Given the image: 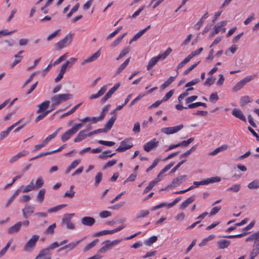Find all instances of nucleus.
<instances>
[{
  "label": "nucleus",
  "mask_w": 259,
  "mask_h": 259,
  "mask_svg": "<svg viewBox=\"0 0 259 259\" xmlns=\"http://www.w3.org/2000/svg\"><path fill=\"white\" fill-rule=\"evenodd\" d=\"M248 188L250 189H257L259 188V181L255 180L248 184Z\"/></svg>",
  "instance_id": "nucleus-52"
},
{
  "label": "nucleus",
  "mask_w": 259,
  "mask_h": 259,
  "mask_svg": "<svg viewBox=\"0 0 259 259\" xmlns=\"http://www.w3.org/2000/svg\"><path fill=\"white\" fill-rule=\"evenodd\" d=\"M199 106H202L204 107H206V104L202 102H196L194 103L189 104L187 107H185V109H192V108H196Z\"/></svg>",
  "instance_id": "nucleus-41"
},
{
  "label": "nucleus",
  "mask_w": 259,
  "mask_h": 259,
  "mask_svg": "<svg viewBox=\"0 0 259 259\" xmlns=\"http://www.w3.org/2000/svg\"><path fill=\"white\" fill-rule=\"evenodd\" d=\"M253 79V77L251 76H248L240 81L238 82L233 87L232 90L233 92H236L240 90L248 82L250 81Z\"/></svg>",
  "instance_id": "nucleus-9"
},
{
  "label": "nucleus",
  "mask_w": 259,
  "mask_h": 259,
  "mask_svg": "<svg viewBox=\"0 0 259 259\" xmlns=\"http://www.w3.org/2000/svg\"><path fill=\"white\" fill-rule=\"evenodd\" d=\"M241 189L240 184H234L228 188L227 191L234 193L238 192Z\"/></svg>",
  "instance_id": "nucleus-47"
},
{
  "label": "nucleus",
  "mask_w": 259,
  "mask_h": 259,
  "mask_svg": "<svg viewBox=\"0 0 259 259\" xmlns=\"http://www.w3.org/2000/svg\"><path fill=\"white\" fill-rule=\"evenodd\" d=\"M195 199V196H192L185 200L181 205L180 208L184 209L186 208L189 204L192 203Z\"/></svg>",
  "instance_id": "nucleus-23"
},
{
  "label": "nucleus",
  "mask_w": 259,
  "mask_h": 259,
  "mask_svg": "<svg viewBox=\"0 0 259 259\" xmlns=\"http://www.w3.org/2000/svg\"><path fill=\"white\" fill-rule=\"evenodd\" d=\"M14 62L10 65L11 68H14L17 64L19 63L21 61L23 56L19 55V54H16L14 56Z\"/></svg>",
  "instance_id": "nucleus-39"
},
{
  "label": "nucleus",
  "mask_w": 259,
  "mask_h": 259,
  "mask_svg": "<svg viewBox=\"0 0 259 259\" xmlns=\"http://www.w3.org/2000/svg\"><path fill=\"white\" fill-rule=\"evenodd\" d=\"M183 127V124H180L174 127H163L161 129V132L166 135L173 134L181 130Z\"/></svg>",
  "instance_id": "nucleus-8"
},
{
  "label": "nucleus",
  "mask_w": 259,
  "mask_h": 259,
  "mask_svg": "<svg viewBox=\"0 0 259 259\" xmlns=\"http://www.w3.org/2000/svg\"><path fill=\"white\" fill-rule=\"evenodd\" d=\"M73 38V34L69 33L67 34L62 39L56 44L57 50H61L71 43Z\"/></svg>",
  "instance_id": "nucleus-4"
},
{
  "label": "nucleus",
  "mask_w": 259,
  "mask_h": 259,
  "mask_svg": "<svg viewBox=\"0 0 259 259\" xmlns=\"http://www.w3.org/2000/svg\"><path fill=\"white\" fill-rule=\"evenodd\" d=\"M228 148V146L227 145H222L221 147H218L216 149H215L211 153V155H215L217 153L222 152L224 150H226Z\"/></svg>",
  "instance_id": "nucleus-49"
},
{
  "label": "nucleus",
  "mask_w": 259,
  "mask_h": 259,
  "mask_svg": "<svg viewBox=\"0 0 259 259\" xmlns=\"http://www.w3.org/2000/svg\"><path fill=\"white\" fill-rule=\"evenodd\" d=\"M22 212L23 217L27 219L34 212V207L30 205H26L22 209Z\"/></svg>",
  "instance_id": "nucleus-14"
},
{
  "label": "nucleus",
  "mask_w": 259,
  "mask_h": 259,
  "mask_svg": "<svg viewBox=\"0 0 259 259\" xmlns=\"http://www.w3.org/2000/svg\"><path fill=\"white\" fill-rule=\"evenodd\" d=\"M191 58H190V56L189 55L185 58L182 62H181L180 63H179L176 68V71H178V70L181 68H182L185 65H186L187 63H188Z\"/></svg>",
  "instance_id": "nucleus-45"
},
{
  "label": "nucleus",
  "mask_w": 259,
  "mask_h": 259,
  "mask_svg": "<svg viewBox=\"0 0 259 259\" xmlns=\"http://www.w3.org/2000/svg\"><path fill=\"white\" fill-rule=\"evenodd\" d=\"M227 24L226 21H223L217 23L214 27L213 30L214 33H218L222 29V27Z\"/></svg>",
  "instance_id": "nucleus-27"
},
{
  "label": "nucleus",
  "mask_w": 259,
  "mask_h": 259,
  "mask_svg": "<svg viewBox=\"0 0 259 259\" xmlns=\"http://www.w3.org/2000/svg\"><path fill=\"white\" fill-rule=\"evenodd\" d=\"M215 78L214 77L212 76H210L207 78L206 80L204 81L203 84L204 85L207 86H210L211 85L213 84L214 82H215Z\"/></svg>",
  "instance_id": "nucleus-56"
},
{
  "label": "nucleus",
  "mask_w": 259,
  "mask_h": 259,
  "mask_svg": "<svg viewBox=\"0 0 259 259\" xmlns=\"http://www.w3.org/2000/svg\"><path fill=\"white\" fill-rule=\"evenodd\" d=\"M56 228V223L49 226L45 231V234L47 235H53L54 233V230Z\"/></svg>",
  "instance_id": "nucleus-40"
},
{
  "label": "nucleus",
  "mask_w": 259,
  "mask_h": 259,
  "mask_svg": "<svg viewBox=\"0 0 259 259\" xmlns=\"http://www.w3.org/2000/svg\"><path fill=\"white\" fill-rule=\"evenodd\" d=\"M131 58H127L117 69L116 75L119 74L127 66L130 62Z\"/></svg>",
  "instance_id": "nucleus-35"
},
{
  "label": "nucleus",
  "mask_w": 259,
  "mask_h": 259,
  "mask_svg": "<svg viewBox=\"0 0 259 259\" xmlns=\"http://www.w3.org/2000/svg\"><path fill=\"white\" fill-rule=\"evenodd\" d=\"M157 240V237L153 236L144 241V243L147 246H150Z\"/></svg>",
  "instance_id": "nucleus-48"
},
{
  "label": "nucleus",
  "mask_w": 259,
  "mask_h": 259,
  "mask_svg": "<svg viewBox=\"0 0 259 259\" xmlns=\"http://www.w3.org/2000/svg\"><path fill=\"white\" fill-rule=\"evenodd\" d=\"M101 54L100 50H98L97 52L93 54L91 56L88 57L86 59H85L82 63V65H84L85 64L89 62H91L95 61L97 59V58L100 56Z\"/></svg>",
  "instance_id": "nucleus-20"
},
{
  "label": "nucleus",
  "mask_w": 259,
  "mask_h": 259,
  "mask_svg": "<svg viewBox=\"0 0 259 259\" xmlns=\"http://www.w3.org/2000/svg\"><path fill=\"white\" fill-rule=\"evenodd\" d=\"M88 130H83L80 131L77 135V137L74 139L75 143L79 142L82 140L85 139L87 137V135L85 134Z\"/></svg>",
  "instance_id": "nucleus-22"
},
{
  "label": "nucleus",
  "mask_w": 259,
  "mask_h": 259,
  "mask_svg": "<svg viewBox=\"0 0 259 259\" xmlns=\"http://www.w3.org/2000/svg\"><path fill=\"white\" fill-rule=\"evenodd\" d=\"M82 126L83 124L82 123H78L73 126L71 128L66 131L61 136V139L62 141L64 142L68 140Z\"/></svg>",
  "instance_id": "nucleus-2"
},
{
  "label": "nucleus",
  "mask_w": 259,
  "mask_h": 259,
  "mask_svg": "<svg viewBox=\"0 0 259 259\" xmlns=\"http://www.w3.org/2000/svg\"><path fill=\"white\" fill-rule=\"evenodd\" d=\"M28 154V152L27 151L23 150L22 151H21L19 152L17 155L12 157L10 159L9 162L12 163L15 161H17L19 158H21L22 157L27 155Z\"/></svg>",
  "instance_id": "nucleus-21"
},
{
  "label": "nucleus",
  "mask_w": 259,
  "mask_h": 259,
  "mask_svg": "<svg viewBox=\"0 0 259 259\" xmlns=\"http://www.w3.org/2000/svg\"><path fill=\"white\" fill-rule=\"evenodd\" d=\"M230 244V241L227 240H221L218 241V244L220 249L227 248Z\"/></svg>",
  "instance_id": "nucleus-30"
},
{
  "label": "nucleus",
  "mask_w": 259,
  "mask_h": 259,
  "mask_svg": "<svg viewBox=\"0 0 259 259\" xmlns=\"http://www.w3.org/2000/svg\"><path fill=\"white\" fill-rule=\"evenodd\" d=\"M113 231L112 230H103L101 231H99L97 232L95 234V236H101L103 235H106L107 234H113Z\"/></svg>",
  "instance_id": "nucleus-62"
},
{
  "label": "nucleus",
  "mask_w": 259,
  "mask_h": 259,
  "mask_svg": "<svg viewBox=\"0 0 259 259\" xmlns=\"http://www.w3.org/2000/svg\"><path fill=\"white\" fill-rule=\"evenodd\" d=\"M106 243L105 245H104L102 247H101L99 250L98 252L105 253L108 250L111 248V246L108 243V240H107L105 242Z\"/></svg>",
  "instance_id": "nucleus-51"
},
{
  "label": "nucleus",
  "mask_w": 259,
  "mask_h": 259,
  "mask_svg": "<svg viewBox=\"0 0 259 259\" xmlns=\"http://www.w3.org/2000/svg\"><path fill=\"white\" fill-rule=\"evenodd\" d=\"M159 182V180H154L150 182L147 187L144 190L143 193H147L150 191Z\"/></svg>",
  "instance_id": "nucleus-33"
},
{
  "label": "nucleus",
  "mask_w": 259,
  "mask_h": 259,
  "mask_svg": "<svg viewBox=\"0 0 259 259\" xmlns=\"http://www.w3.org/2000/svg\"><path fill=\"white\" fill-rule=\"evenodd\" d=\"M107 89V85H104L100 89V90L96 94H92V95H91L89 97V100H92L100 97L105 93Z\"/></svg>",
  "instance_id": "nucleus-17"
},
{
  "label": "nucleus",
  "mask_w": 259,
  "mask_h": 259,
  "mask_svg": "<svg viewBox=\"0 0 259 259\" xmlns=\"http://www.w3.org/2000/svg\"><path fill=\"white\" fill-rule=\"evenodd\" d=\"M99 240L98 239H95L93 240L92 242L88 244L87 246H86L84 249L83 251L86 252L88 250H89L90 249L94 247L97 243L98 242Z\"/></svg>",
  "instance_id": "nucleus-57"
},
{
  "label": "nucleus",
  "mask_w": 259,
  "mask_h": 259,
  "mask_svg": "<svg viewBox=\"0 0 259 259\" xmlns=\"http://www.w3.org/2000/svg\"><path fill=\"white\" fill-rule=\"evenodd\" d=\"M176 76L169 77L160 87L162 90L165 89L168 87L175 80Z\"/></svg>",
  "instance_id": "nucleus-36"
},
{
  "label": "nucleus",
  "mask_w": 259,
  "mask_h": 259,
  "mask_svg": "<svg viewBox=\"0 0 259 259\" xmlns=\"http://www.w3.org/2000/svg\"><path fill=\"white\" fill-rule=\"evenodd\" d=\"M44 184V181L43 180L42 178L41 177H38L36 180V181L35 182V185H34L35 187H34L35 189H38L41 188L43 186Z\"/></svg>",
  "instance_id": "nucleus-54"
},
{
  "label": "nucleus",
  "mask_w": 259,
  "mask_h": 259,
  "mask_svg": "<svg viewBox=\"0 0 259 259\" xmlns=\"http://www.w3.org/2000/svg\"><path fill=\"white\" fill-rule=\"evenodd\" d=\"M81 103H79L78 104H77L76 105H75L74 107H73L70 110H69V111L61 115L60 116V118H63L69 115H70L71 114H72L73 113H74L75 112V111L80 106Z\"/></svg>",
  "instance_id": "nucleus-37"
},
{
  "label": "nucleus",
  "mask_w": 259,
  "mask_h": 259,
  "mask_svg": "<svg viewBox=\"0 0 259 259\" xmlns=\"http://www.w3.org/2000/svg\"><path fill=\"white\" fill-rule=\"evenodd\" d=\"M149 214V211L148 210H141L136 215V219L145 218Z\"/></svg>",
  "instance_id": "nucleus-46"
},
{
  "label": "nucleus",
  "mask_w": 259,
  "mask_h": 259,
  "mask_svg": "<svg viewBox=\"0 0 259 259\" xmlns=\"http://www.w3.org/2000/svg\"><path fill=\"white\" fill-rule=\"evenodd\" d=\"M159 60L157 56L151 58L149 61L148 64L147 66V69L148 70H150L152 67H153L156 65V64Z\"/></svg>",
  "instance_id": "nucleus-28"
},
{
  "label": "nucleus",
  "mask_w": 259,
  "mask_h": 259,
  "mask_svg": "<svg viewBox=\"0 0 259 259\" xmlns=\"http://www.w3.org/2000/svg\"><path fill=\"white\" fill-rule=\"evenodd\" d=\"M258 239H259V231L255 233H253L250 236L248 237L246 239V241L248 242V241H252L253 240H258Z\"/></svg>",
  "instance_id": "nucleus-53"
},
{
  "label": "nucleus",
  "mask_w": 259,
  "mask_h": 259,
  "mask_svg": "<svg viewBox=\"0 0 259 259\" xmlns=\"http://www.w3.org/2000/svg\"><path fill=\"white\" fill-rule=\"evenodd\" d=\"M102 180V174L101 172H99L95 176V181L94 185L97 186Z\"/></svg>",
  "instance_id": "nucleus-61"
},
{
  "label": "nucleus",
  "mask_w": 259,
  "mask_h": 259,
  "mask_svg": "<svg viewBox=\"0 0 259 259\" xmlns=\"http://www.w3.org/2000/svg\"><path fill=\"white\" fill-rule=\"evenodd\" d=\"M21 120H19L18 121L16 122L14 124H13L12 125L10 126V127H8L6 131H3L0 133V141L3 140L4 139L6 138L9 134L10 132L20 122Z\"/></svg>",
  "instance_id": "nucleus-16"
},
{
  "label": "nucleus",
  "mask_w": 259,
  "mask_h": 259,
  "mask_svg": "<svg viewBox=\"0 0 259 259\" xmlns=\"http://www.w3.org/2000/svg\"><path fill=\"white\" fill-rule=\"evenodd\" d=\"M21 224L20 222H18L15 225L12 226L10 227L8 230L7 232L9 234H13L15 233H17L21 230Z\"/></svg>",
  "instance_id": "nucleus-18"
},
{
  "label": "nucleus",
  "mask_w": 259,
  "mask_h": 259,
  "mask_svg": "<svg viewBox=\"0 0 259 259\" xmlns=\"http://www.w3.org/2000/svg\"><path fill=\"white\" fill-rule=\"evenodd\" d=\"M110 151H104L101 154L99 155V158L101 159H105L108 157H111L116 154V153L110 154Z\"/></svg>",
  "instance_id": "nucleus-50"
},
{
  "label": "nucleus",
  "mask_w": 259,
  "mask_h": 259,
  "mask_svg": "<svg viewBox=\"0 0 259 259\" xmlns=\"http://www.w3.org/2000/svg\"><path fill=\"white\" fill-rule=\"evenodd\" d=\"M220 181H221V178L219 177H214L207 178L206 179L203 180L200 182L194 181L193 182V184L196 186V187H198L200 185H207L210 183H213L214 182H219Z\"/></svg>",
  "instance_id": "nucleus-7"
},
{
  "label": "nucleus",
  "mask_w": 259,
  "mask_h": 259,
  "mask_svg": "<svg viewBox=\"0 0 259 259\" xmlns=\"http://www.w3.org/2000/svg\"><path fill=\"white\" fill-rule=\"evenodd\" d=\"M72 98L73 95L70 94H59L52 97L51 98L52 102L51 105L52 108L54 109L59 104L71 99Z\"/></svg>",
  "instance_id": "nucleus-1"
},
{
  "label": "nucleus",
  "mask_w": 259,
  "mask_h": 259,
  "mask_svg": "<svg viewBox=\"0 0 259 259\" xmlns=\"http://www.w3.org/2000/svg\"><path fill=\"white\" fill-rule=\"evenodd\" d=\"M158 144L159 142L154 138L144 145V150L146 152H149L152 149L157 147Z\"/></svg>",
  "instance_id": "nucleus-13"
},
{
  "label": "nucleus",
  "mask_w": 259,
  "mask_h": 259,
  "mask_svg": "<svg viewBox=\"0 0 259 259\" xmlns=\"http://www.w3.org/2000/svg\"><path fill=\"white\" fill-rule=\"evenodd\" d=\"M208 13V12H206L205 14L202 16L200 20L197 22V23L195 25V28L198 30L200 29L201 26H202L203 22L205 18H207Z\"/></svg>",
  "instance_id": "nucleus-43"
},
{
  "label": "nucleus",
  "mask_w": 259,
  "mask_h": 259,
  "mask_svg": "<svg viewBox=\"0 0 259 259\" xmlns=\"http://www.w3.org/2000/svg\"><path fill=\"white\" fill-rule=\"evenodd\" d=\"M130 51V48L128 47L124 48L119 54L118 57L116 58V60L118 61L122 58L127 55Z\"/></svg>",
  "instance_id": "nucleus-42"
},
{
  "label": "nucleus",
  "mask_w": 259,
  "mask_h": 259,
  "mask_svg": "<svg viewBox=\"0 0 259 259\" xmlns=\"http://www.w3.org/2000/svg\"><path fill=\"white\" fill-rule=\"evenodd\" d=\"M73 215H74L73 213H66L62 219V225H65L68 229L73 230L75 228L74 225L71 222V219Z\"/></svg>",
  "instance_id": "nucleus-5"
},
{
  "label": "nucleus",
  "mask_w": 259,
  "mask_h": 259,
  "mask_svg": "<svg viewBox=\"0 0 259 259\" xmlns=\"http://www.w3.org/2000/svg\"><path fill=\"white\" fill-rule=\"evenodd\" d=\"M50 102L49 100H47L38 106V109L37 111V113L44 112L48 108L50 105Z\"/></svg>",
  "instance_id": "nucleus-24"
},
{
  "label": "nucleus",
  "mask_w": 259,
  "mask_h": 259,
  "mask_svg": "<svg viewBox=\"0 0 259 259\" xmlns=\"http://www.w3.org/2000/svg\"><path fill=\"white\" fill-rule=\"evenodd\" d=\"M232 114L236 118L240 119V120L246 122V119L244 114L241 110L238 109L234 108L232 111Z\"/></svg>",
  "instance_id": "nucleus-19"
},
{
  "label": "nucleus",
  "mask_w": 259,
  "mask_h": 259,
  "mask_svg": "<svg viewBox=\"0 0 259 259\" xmlns=\"http://www.w3.org/2000/svg\"><path fill=\"white\" fill-rule=\"evenodd\" d=\"M116 119V117L115 116H112L109 120H108V121L105 124V128L106 130L108 131V130H110L115 121Z\"/></svg>",
  "instance_id": "nucleus-34"
},
{
  "label": "nucleus",
  "mask_w": 259,
  "mask_h": 259,
  "mask_svg": "<svg viewBox=\"0 0 259 259\" xmlns=\"http://www.w3.org/2000/svg\"><path fill=\"white\" fill-rule=\"evenodd\" d=\"M80 162V160L79 159H75L74 160L66 169L65 171L66 174H69L72 169L76 167Z\"/></svg>",
  "instance_id": "nucleus-25"
},
{
  "label": "nucleus",
  "mask_w": 259,
  "mask_h": 259,
  "mask_svg": "<svg viewBox=\"0 0 259 259\" xmlns=\"http://www.w3.org/2000/svg\"><path fill=\"white\" fill-rule=\"evenodd\" d=\"M52 253L47 248L41 249L35 259H51Z\"/></svg>",
  "instance_id": "nucleus-12"
},
{
  "label": "nucleus",
  "mask_w": 259,
  "mask_h": 259,
  "mask_svg": "<svg viewBox=\"0 0 259 259\" xmlns=\"http://www.w3.org/2000/svg\"><path fill=\"white\" fill-rule=\"evenodd\" d=\"M82 122L85 123L87 122L92 121L93 123H96L98 121H100V120L98 119V117H89L87 116L84 118L81 119L80 120Z\"/></svg>",
  "instance_id": "nucleus-31"
},
{
  "label": "nucleus",
  "mask_w": 259,
  "mask_h": 259,
  "mask_svg": "<svg viewBox=\"0 0 259 259\" xmlns=\"http://www.w3.org/2000/svg\"><path fill=\"white\" fill-rule=\"evenodd\" d=\"M251 98L248 96L242 97L240 99V105L241 107H244L246 104L251 102Z\"/></svg>",
  "instance_id": "nucleus-38"
},
{
  "label": "nucleus",
  "mask_w": 259,
  "mask_h": 259,
  "mask_svg": "<svg viewBox=\"0 0 259 259\" xmlns=\"http://www.w3.org/2000/svg\"><path fill=\"white\" fill-rule=\"evenodd\" d=\"M259 254V247H253V249L250 253V258L254 259L255 257Z\"/></svg>",
  "instance_id": "nucleus-64"
},
{
  "label": "nucleus",
  "mask_w": 259,
  "mask_h": 259,
  "mask_svg": "<svg viewBox=\"0 0 259 259\" xmlns=\"http://www.w3.org/2000/svg\"><path fill=\"white\" fill-rule=\"evenodd\" d=\"M126 33H123L121 36L118 37L117 39H116L114 41L112 42L111 46L112 48H114L116 46H117L122 40V39L125 37L126 35Z\"/></svg>",
  "instance_id": "nucleus-55"
},
{
  "label": "nucleus",
  "mask_w": 259,
  "mask_h": 259,
  "mask_svg": "<svg viewBox=\"0 0 259 259\" xmlns=\"http://www.w3.org/2000/svg\"><path fill=\"white\" fill-rule=\"evenodd\" d=\"M67 205L66 204H61L57 205L56 206L52 207L51 208L48 209V212L49 213H53L55 212H57L58 211H59L64 207H65Z\"/></svg>",
  "instance_id": "nucleus-44"
},
{
  "label": "nucleus",
  "mask_w": 259,
  "mask_h": 259,
  "mask_svg": "<svg viewBox=\"0 0 259 259\" xmlns=\"http://www.w3.org/2000/svg\"><path fill=\"white\" fill-rule=\"evenodd\" d=\"M82 240V239L80 240H78V241H77L76 242L70 243L65 245L64 246L60 248L58 250V251H61V250H64L68 248H70L71 249H72L74 248H75L78 244V243H80Z\"/></svg>",
  "instance_id": "nucleus-29"
},
{
  "label": "nucleus",
  "mask_w": 259,
  "mask_h": 259,
  "mask_svg": "<svg viewBox=\"0 0 259 259\" xmlns=\"http://www.w3.org/2000/svg\"><path fill=\"white\" fill-rule=\"evenodd\" d=\"M214 236L213 235H210L208 237L204 238L202 241L199 244V246L201 247L205 245L207 242L211 240L214 239Z\"/></svg>",
  "instance_id": "nucleus-58"
},
{
  "label": "nucleus",
  "mask_w": 259,
  "mask_h": 259,
  "mask_svg": "<svg viewBox=\"0 0 259 259\" xmlns=\"http://www.w3.org/2000/svg\"><path fill=\"white\" fill-rule=\"evenodd\" d=\"M39 238L38 235H34L28 240L23 247V249L26 252L32 251L36 245V243Z\"/></svg>",
  "instance_id": "nucleus-3"
},
{
  "label": "nucleus",
  "mask_w": 259,
  "mask_h": 259,
  "mask_svg": "<svg viewBox=\"0 0 259 259\" xmlns=\"http://www.w3.org/2000/svg\"><path fill=\"white\" fill-rule=\"evenodd\" d=\"M133 146L132 143L129 142V140L125 139L120 143V146L116 149V152H124L130 149Z\"/></svg>",
  "instance_id": "nucleus-10"
},
{
  "label": "nucleus",
  "mask_w": 259,
  "mask_h": 259,
  "mask_svg": "<svg viewBox=\"0 0 259 259\" xmlns=\"http://www.w3.org/2000/svg\"><path fill=\"white\" fill-rule=\"evenodd\" d=\"M120 84V83H117L115 84L111 89H110L108 92L105 94V95L102 98L100 102L102 104L104 103L108 99H109L114 92L118 89Z\"/></svg>",
  "instance_id": "nucleus-11"
},
{
  "label": "nucleus",
  "mask_w": 259,
  "mask_h": 259,
  "mask_svg": "<svg viewBox=\"0 0 259 259\" xmlns=\"http://www.w3.org/2000/svg\"><path fill=\"white\" fill-rule=\"evenodd\" d=\"M186 179V175H183L178 177L172 180L171 184L167 185L166 187L162 189L161 190L163 191L170 187H176L181 184L183 182L185 181Z\"/></svg>",
  "instance_id": "nucleus-6"
},
{
  "label": "nucleus",
  "mask_w": 259,
  "mask_h": 259,
  "mask_svg": "<svg viewBox=\"0 0 259 259\" xmlns=\"http://www.w3.org/2000/svg\"><path fill=\"white\" fill-rule=\"evenodd\" d=\"M145 32L144 30H141L137 33H136L133 37L131 39L130 41V44H131L132 42L137 40L138 38H139Z\"/></svg>",
  "instance_id": "nucleus-63"
},
{
  "label": "nucleus",
  "mask_w": 259,
  "mask_h": 259,
  "mask_svg": "<svg viewBox=\"0 0 259 259\" xmlns=\"http://www.w3.org/2000/svg\"><path fill=\"white\" fill-rule=\"evenodd\" d=\"M60 35V30L58 29V30L55 31L53 33H52L50 35H49L47 37V40L48 41H50V40L53 39V38L56 37L57 36H59Z\"/></svg>",
  "instance_id": "nucleus-60"
},
{
  "label": "nucleus",
  "mask_w": 259,
  "mask_h": 259,
  "mask_svg": "<svg viewBox=\"0 0 259 259\" xmlns=\"http://www.w3.org/2000/svg\"><path fill=\"white\" fill-rule=\"evenodd\" d=\"M81 223L85 226L91 227L95 223V220L91 217H84L81 219Z\"/></svg>",
  "instance_id": "nucleus-15"
},
{
  "label": "nucleus",
  "mask_w": 259,
  "mask_h": 259,
  "mask_svg": "<svg viewBox=\"0 0 259 259\" xmlns=\"http://www.w3.org/2000/svg\"><path fill=\"white\" fill-rule=\"evenodd\" d=\"M33 185V180H32L30 183L26 186L25 188L22 190L23 192L26 193L35 189Z\"/></svg>",
  "instance_id": "nucleus-59"
},
{
  "label": "nucleus",
  "mask_w": 259,
  "mask_h": 259,
  "mask_svg": "<svg viewBox=\"0 0 259 259\" xmlns=\"http://www.w3.org/2000/svg\"><path fill=\"white\" fill-rule=\"evenodd\" d=\"M46 193V189H40L37 194L36 198L37 201H38L40 203H42L44 199H45V195Z\"/></svg>",
  "instance_id": "nucleus-26"
},
{
  "label": "nucleus",
  "mask_w": 259,
  "mask_h": 259,
  "mask_svg": "<svg viewBox=\"0 0 259 259\" xmlns=\"http://www.w3.org/2000/svg\"><path fill=\"white\" fill-rule=\"evenodd\" d=\"M53 110L54 108H52L51 110L46 111L44 112H40L41 113L35 118V122H37L43 119L49 113H50Z\"/></svg>",
  "instance_id": "nucleus-32"
}]
</instances>
